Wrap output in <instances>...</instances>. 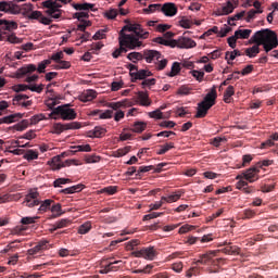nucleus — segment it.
Masks as SVG:
<instances>
[{
  "label": "nucleus",
  "mask_w": 278,
  "mask_h": 278,
  "mask_svg": "<svg viewBox=\"0 0 278 278\" xmlns=\"http://www.w3.org/2000/svg\"><path fill=\"white\" fill-rule=\"evenodd\" d=\"M146 38H149V31L142 29L140 24H128L119 31L118 43L119 47L134 50L142 47L140 40H146Z\"/></svg>",
  "instance_id": "f257e3e1"
},
{
  "label": "nucleus",
  "mask_w": 278,
  "mask_h": 278,
  "mask_svg": "<svg viewBox=\"0 0 278 278\" xmlns=\"http://www.w3.org/2000/svg\"><path fill=\"white\" fill-rule=\"evenodd\" d=\"M250 42H254L255 45H262L264 51L269 53L273 49H277L278 47V38L277 33L266 28L262 30H257L250 39Z\"/></svg>",
  "instance_id": "f03ea898"
},
{
  "label": "nucleus",
  "mask_w": 278,
  "mask_h": 278,
  "mask_svg": "<svg viewBox=\"0 0 278 278\" xmlns=\"http://www.w3.org/2000/svg\"><path fill=\"white\" fill-rule=\"evenodd\" d=\"M216 88H212L208 93L204 97L203 101L198 103L195 118H205L207 112L216 104Z\"/></svg>",
  "instance_id": "7ed1b4c3"
},
{
  "label": "nucleus",
  "mask_w": 278,
  "mask_h": 278,
  "mask_svg": "<svg viewBox=\"0 0 278 278\" xmlns=\"http://www.w3.org/2000/svg\"><path fill=\"white\" fill-rule=\"evenodd\" d=\"M49 116L54 121H58L59 116L62 121H75V118H77V113L75 112V109H71L68 104H63L53 109Z\"/></svg>",
  "instance_id": "20e7f679"
},
{
  "label": "nucleus",
  "mask_w": 278,
  "mask_h": 278,
  "mask_svg": "<svg viewBox=\"0 0 278 278\" xmlns=\"http://www.w3.org/2000/svg\"><path fill=\"white\" fill-rule=\"evenodd\" d=\"M45 68H47V66L42 63V61L38 64V67H36V65L34 64H28L20 67L15 72V77L17 79H21V77H25V75H31V73H35V71H38L39 73H45Z\"/></svg>",
  "instance_id": "39448f33"
},
{
  "label": "nucleus",
  "mask_w": 278,
  "mask_h": 278,
  "mask_svg": "<svg viewBox=\"0 0 278 278\" xmlns=\"http://www.w3.org/2000/svg\"><path fill=\"white\" fill-rule=\"evenodd\" d=\"M127 68L129 70V75L131 77V81H136L138 79L144 80L147 77H151L153 73L149 70H139L138 66L134 64H128Z\"/></svg>",
  "instance_id": "423d86ee"
},
{
  "label": "nucleus",
  "mask_w": 278,
  "mask_h": 278,
  "mask_svg": "<svg viewBox=\"0 0 278 278\" xmlns=\"http://www.w3.org/2000/svg\"><path fill=\"white\" fill-rule=\"evenodd\" d=\"M236 179H245L249 184H255L260 179V168L256 166L250 167L243 173L239 174Z\"/></svg>",
  "instance_id": "0eeeda50"
},
{
  "label": "nucleus",
  "mask_w": 278,
  "mask_h": 278,
  "mask_svg": "<svg viewBox=\"0 0 278 278\" xmlns=\"http://www.w3.org/2000/svg\"><path fill=\"white\" fill-rule=\"evenodd\" d=\"M132 255L135 257H141L142 260H147L148 262H153V260L157 257V251H155V248L153 247H148L132 252Z\"/></svg>",
  "instance_id": "6e6552de"
},
{
  "label": "nucleus",
  "mask_w": 278,
  "mask_h": 278,
  "mask_svg": "<svg viewBox=\"0 0 278 278\" xmlns=\"http://www.w3.org/2000/svg\"><path fill=\"white\" fill-rule=\"evenodd\" d=\"M81 127V124L77 122H72L67 124H61V123H55L52 126L51 134H56L58 136L64 131H68V129H79Z\"/></svg>",
  "instance_id": "1a4fd4ad"
},
{
  "label": "nucleus",
  "mask_w": 278,
  "mask_h": 278,
  "mask_svg": "<svg viewBox=\"0 0 278 278\" xmlns=\"http://www.w3.org/2000/svg\"><path fill=\"white\" fill-rule=\"evenodd\" d=\"M177 49H194L197 47V41L187 36H180L177 39H174V48Z\"/></svg>",
  "instance_id": "9d476101"
},
{
  "label": "nucleus",
  "mask_w": 278,
  "mask_h": 278,
  "mask_svg": "<svg viewBox=\"0 0 278 278\" xmlns=\"http://www.w3.org/2000/svg\"><path fill=\"white\" fill-rule=\"evenodd\" d=\"M143 60H146L148 64H157V62L162 60V53L157 50H146L143 52Z\"/></svg>",
  "instance_id": "9b49d317"
},
{
  "label": "nucleus",
  "mask_w": 278,
  "mask_h": 278,
  "mask_svg": "<svg viewBox=\"0 0 278 278\" xmlns=\"http://www.w3.org/2000/svg\"><path fill=\"white\" fill-rule=\"evenodd\" d=\"M51 170H60L61 168L66 167V163L62 162V157L60 155L53 156L51 161H48Z\"/></svg>",
  "instance_id": "f8f14e48"
},
{
  "label": "nucleus",
  "mask_w": 278,
  "mask_h": 278,
  "mask_svg": "<svg viewBox=\"0 0 278 278\" xmlns=\"http://www.w3.org/2000/svg\"><path fill=\"white\" fill-rule=\"evenodd\" d=\"M23 118L22 113H14L0 118V125H11V123H18Z\"/></svg>",
  "instance_id": "ddd939ff"
},
{
  "label": "nucleus",
  "mask_w": 278,
  "mask_h": 278,
  "mask_svg": "<svg viewBox=\"0 0 278 278\" xmlns=\"http://www.w3.org/2000/svg\"><path fill=\"white\" fill-rule=\"evenodd\" d=\"M161 12H163L165 16H175V14H177V7L173 2H167L161 7Z\"/></svg>",
  "instance_id": "4468645a"
},
{
  "label": "nucleus",
  "mask_w": 278,
  "mask_h": 278,
  "mask_svg": "<svg viewBox=\"0 0 278 278\" xmlns=\"http://www.w3.org/2000/svg\"><path fill=\"white\" fill-rule=\"evenodd\" d=\"M78 99L83 103H88V101H93V99H97V91L92 89H87L80 93Z\"/></svg>",
  "instance_id": "2eb2a0df"
},
{
  "label": "nucleus",
  "mask_w": 278,
  "mask_h": 278,
  "mask_svg": "<svg viewBox=\"0 0 278 278\" xmlns=\"http://www.w3.org/2000/svg\"><path fill=\"white\" fill-rule=\"evenodd\" d=\"M236 10V7L231 1H228L226 5H224L222 9H218L216 11V16H227L228 14H231Z\"/></svg>",
  "instance_id": "dca6fc26"
},
{
  "label": "nucleus",
  "mask_w": 278,
  "mask_h": 278,
  "mask_svg": "<svg viewBox=\"0 0 278 278\" xmlns=\"http://www.w3.org/2000/svg\"><path fill=\"white\" fill-rule=\"evenodd\" d=\"M137 98L139 101V104L143 108H149L151 105V99H149V93L147 91H138Z\"/></svg>",
  "instance_id": "f3484780"
},
{
  "label": "nucleus",
  "mask_w": 278,
  "mask_h": 278,
  "mask_svg": "<svg viewBox=\"0 0 278 278\" xmlns=\"http://www.w3.org/2000/svg\"><path fill=\"white\" fill-rule=\"evenodd\" d=\"M27 99H29L27 94H17L13 98V103H18L22 108H29V105H31V101H27Z\"/></svg>",
  "instance_id": "a211bd4d"
},
{
  "label": "nucleus",
  "mask_w": 278,
  "mask_h": 278,
  "mask_svg": "<svg viewBox=\"0 0 278 278\" xmlns=\"http://www.w3.org/2000/svg\"><path fill=\"white\" fill-rule=\"evenodd\" d=\"M74 10H77L78 12H94V4L93 3H74L73 4Z\"/></svg>",
  "instance_id": "6ab92c4d"
},
{
  "label": "nucleus",
  "mask_w": 278,
  "mask_h": 278,
  "mask_svg": "<svg viewBox=\"0 0 278 278\" xmlns=\"http://www.w3.org/2000/svg\"><path fill=\"white\" fill-rule=\"evenodd\" d=\"M129 105H131V104L128 102V100H122L118 102L109 103L108 108H111V110L118 111V110H121V108H129Z\"/></svg>",
  "instance_id": "aec40b11"
},
{
  "label": "nucleus",
  "mask_w": 278,
  "mask_h": 278,
  "mask_svg": "<svg viewBox=\"0 0 278 278\" xmlns=\"http://www.w3.org/2000/svg\"><path fill=\"white\" fill-rule=\"evenodd\" d=\"M71 149H73V153H90L92 151L90 144L72 146Z\"/></svg>",
  "instance_id": "412c9836"
},
{
  "label": "nucleus",
  "mask_w": 278,
  "mask_h": 278,
  "mask_svg": "<svg viewBox=\"0 0 278 278\" xmlns=\"http://www.w3.org/2000/svg\"><path fill=\"white\" fill-rule=\"evenodd\" d=\"M47 249V241H40L36 247L28 250V255H36V253H40V251H45Z\"/></svg>",
  "instance_id": "4be33fe9"
},
{
  "label": "nucleus",
  "mask_w": 278,
  "mask_h": 278,
  "mask_svg": "<svg viewBox=\"0 0 278 278\" xmlns=\"http://www.w3.org/2000/svg\"><path fill=\"white\" fill-rule=\"evenodd\" d=\"M62 5L54 7V9H50L46 11V14L50 16V18H60L62 16V10H60Z\"/></svg>",
  "instance_id": "5701e85b"
},
{
  "label": "nucleus",
  "mask_w": 278,
  "mask_h": 278,
  "mask_svg": "<svg viewBox=\"0 0 278 278\" xmlns=\"http://www.w3.org/2000/svg\"><path fill=\"white\" fill-rule=\"evenodd\" d=\"M163 203H177L181 199V193H174L166 197L161 198Z\"/></svg>",
  "instance_id": "b1692460"
},
{
  "label": "nucleus",
  "mask_w": 278,
  "mask_h": 278,
  "mask_svg": "<svg viewBox=\"0 0 278 278\" xmlns=\"http://www.w3.org/2000/svg\"><path fill=\"white\" fill-rule=\"evenodd\" d=\"M252 30L251 29H238L235 31L236 36L240 40H247L250 38Z\"/></svg>",
  "instance_id": "393cba45"
},
{
  "label": "nucleus",
  "mask_w": 278,
  "mask_h": 278,
  "mask_svg": "<svg viewBox=\"0 0 278 278\" xmlns=\"http://www.w3.org/2000/svg\"><path fill=\"white\" fill-rule=\"evenodd\" d=\"M5 25V29L9 31H14V29H18V24L14 21H8V20H0V26Z\"/></svg>",
  "instance_id": "a878e982"
},
{
  "label": "nucleus",
  "mask_w": 278,
  "mask_h": 278,
  "mask_svg": "<svg viewBox=\"0 0 278 278\" xmlns=\"http://www.w3.org/2000/svg\"><path fill=\"white\" fill-rule=\"evenodd\" d=\"M155 42H157V45H163L164 47H172V49H175V39L169 40L164 37H157Z\"/></svg>",
  "instance_id": "bb28decb"
},
{
  "label": "nucleus",
  "mask_w": 278,
  "mask_h": 278,
  "mask_svg": "<svg viewBox=\"0 0 278 278\" xmlns=\"http://www.w3.org/2000/svg\"><path fill=\"white\" fill-rule=\"evenodd\" d=\"M31 12H34V4L25 3L21 7V14H23V16H26V18L29 17Z\"/></svg>",
  "instance_id": "cd10ccee"
},
{
  "label": "nucleus",
  "mask_w": 278,
  "mask_h": 278,
  "mask_svg": "<svg viewBox=\"0 0 278 278\" xmlns=\"http://www.w3.org/2000/svg\"><path fill=\"white\" fill-rule=\"evenodd\" d=\"M233 94H236V90L233 89V86H228L224 93V102L231 103V97H233Z\"/></svg>",
  "instance_id": "c85d7f7f"
},
{
  "label": "nucleus",
  "mask_w": 278,
  "mask_h": 278,
  "mask_svg": "<svg viewBox=\"0 0 278 278\" xmlns=\"http://www.w3.org/2000/svg\"><path fill=\"white\" fill-rule=\"evenodd\" d=\"M223 253H226V255H240V248L236 245H228L223 249Z\"/></svg>",
  "instance_id": "c756f323"
},
{
  "label": "nucleus",
  "mask_w": 278,
  "mask_h": 278,
  "mask_svg": "<svg viewBox=\"0 0 278 278\" xmlns=\"http://www.w3.org/2000/svg\"><path fill=\"white\" fill-rule=\"evenodd\" d=\"M52 212V218H58L59 216H62L64 214V211H62V204L56 203L51 206Z\"/></svg>",
  "instance_id": "7c9ffc66"
},
{
  "label": "nucleus",
  "mask_w": 278,
  "mask_h": 278,
  "mask_svg": "<svg viewBox=\"0 0 278 278\" xmlns=\"http://www.w3.org/2000/svg\"><path fill=\"white\" fill-rule=\"evenodd\" d=\"M216 255V252H207L200 256V260L197 261V264H207V262L212 261V257Z\"/></svg>",
  "instance_id": "2f4dec72"
},
{
  "label": "nucleus",
  "mask_w": 278,
  "mask_h": 278,
  "mask_svg": "<svg viewBox=\"0 0 278 278\" xmlns=\"http://www.w3.org/2000/svg\"><path fill=\"white\" fill-rule=\"evenodd\" d=\"M260 53V45H254L251 48L245 49V55L248 58H255Z\"/></svg>",
  "instance_id": "473e14b6"
},
{
  "label": "nucleus",
  "mask_w": 278,
  "mask_h": 278,
  "mask_svg": "<svg viewBox=\"0 0 278 278\" xmlns=\"http://www.w3.org/2000/svg\"><path fill=\"white\" fill-rule=\"evenodd\" d=\"M7 42H10L11 45H21L23 42V39L18 38L16 34H8L5 35Z\"/></svg>",
  "instance_id": "72a5a7b5"
},
{
  "label": "nucleus",
  "mask_w": 278,
  "mask_h": 278,
  "mask_svg": "<svg viewBox=\"0 0 278 278\" xmlns=\"http://www.w3.org/2000/svg\"><path fill=\"white\" fill-rule=\"evenodd\" d=\"M144 56L142 53L140 52H130L127 54V60H129L130 62H134L136 64V62H140V60H143Z\"/></svg>",
  "instance_id": "f704fd0d"
},
{
  "label": "nucleus",
  "mask_w": 278,
  "mask_h": 278,
  "mask_svg": "<svg viewBox=\"0 0 278 278\" xmlns=\"http://www.w3.org/2000/svg\"><path fill=\"white\" fill-rule=\"evenodd\" d=\"M144 129H147V123L136 122L134 124L131 131H134L135 134H142V131H144Z\"/></svg>",
  "instance_id": "c9c22d12"
},
{
  "label": "nucleus",
  "mask_w": 278,
  "mask_h": 278,
  "mask_svg": "<svg viewBox=\"0 0 278 278\" xmlns=\"http://www.w3.org/2000/svg\"><path fill=\"white\" fill-rule=\"evenodd\" d=\"M106 131L105 128L98 126L92 130L91 135H89V138H101V136H105Z\"/></svg>",
  "instance_id": "e433bc0d"
},
{
  "label": "nucleus",
  "mask_w": 278,
  "mask_h": 278,
  "mask_svg": "<svg viewBox=\"0 0 278 278\" xmlns=\"http://www.w3.org/2000/svg\"><path fill=\"white\" fill-rule=\"evenodd\" d=\"M170 149H175V143L169 142V143L160 146V149L156 151V153L157 155H164V153H167V151H170Z\"/></svg>",
  "instance_id": "4c0bfd02"
},
{
  "label": "nucleus",
  "mask_w": 278,
  "mask_h": 278,
  "mask_svg": "<svg viewBox=\"0 0 278 278\" xmlns=\"http://www.w3.org/2000/svg\"><path fill=\"white\" fill-rule=\"evenodd\" d=\"M27 127H29V121L23 119L20 123L15 124L13 126V129L15 131H25V129H27Z\"/></svg>",
  "instance_id": "58836bf2"
},
{
  "label": "nucleus",
  "mask_w": 278,
  "mask_h": 278,
  "mask_svg": "<svg viewBox=\"0 0 278 278\" xmlns=\"http://www.w3.org/2000/svg\"><path fill=\"white\" fill-rule=\"evenodd\" d=\"M63 194H75V192H81V185L72 186L61 190Z\"/></svg>",
  "instance_id": "ea45409f"
},
{
  "label": "nucleus",
  "mask_w": 278,
  "mask_h": 278,
  "mask_svg": "<svg viewBox=\"0 0 278 278\" xmlns=\"http://www.w3.org/2000/svg\"><path fill=\"white\" fill-rule=\"evenodd\" d=\"M24 160H27V162H31V160H38V151L36 150H28L24 154Z\"/></svg>",
  "instance_id": "a19ab883"
},
{
  "label": "nucleus",
  "mask_w": 278,
  "mask_h": 278,
  "mask_svg": "<svg viewBox=\"0 0 278 278\" xmlns=\"http://www.w3.org/2000/svg\"><path fill=\"white\" fill-rule=\"evenodd\" d=\"M239 55H240V52L238 50H233L231 52H226L225 59L227 60L228 64H231V62H233L236 58H239Z\"/></svg>",
  "instance_id": "79ce46f5"
},
{
  "label": "nucleus",
  "mask_w": 278,
  "mask_h": 278,
  "mask_svg": "<svg viewBox=\"0 0 278 278\" xmlns=\"http://www.w3.org/2000/svg\"><path fill=\"white\" fill-rule=\"evenodd\" d=\"M91 229H92V224L90 222H87L79 226L78 233H80V236H84L88 233V231H90Z\"/></svg>",
  "instance_id": "37998d69"
},
{
  "label": "nucleus",
  "mask_w": 278,
  "mask_h": 278,
  "mask_svg": "<svg viewBox=\"0 0 278 278\" xmlns=\"http://www.w3.org/2000/svg\"><path fill=\"white\" fill-rule=\"evenodd\" d=\"M7 14H21V7L16 3L9 2V10Z\"/></svg>",
  "instance_id": "c03bdc74"
},
{
  "label": "nucleus",
  "mask_w": 278,
  "mask_h": 278,
  "mask_svg": "<svg viewBox=\"0 0 278 278\" xmlns=\"http://www.w3.org/2000/svg\"><path fill=\"white\" fill-rule=\"evenodd\" d=\"M179 25H180V27H182V29H190V27H192L193 23H192V20H190L188 17H181V20L179 21Z\"/></svg>",
  "instance_id": "a18cd8bd"
},
{
  "label": "nucleus",
  "mask_w": 278,
  "mask_h": 278,
  "mask_svg": "<svg viewBox=\"0 0 278 278\" xmlns=\"http://www.w3.org/2000/svg\"><path fill=\"white\" fill-rule=\"evenodd\" d=\"M40 195V193H38L37 189H30L28 194H26L25 199L26 201H37L38 197Z\"/></svg>",
  "instance_id": "49530a36"
},
{
  "label": "nucleus",
  "mask_w": 278,
  "mask_h": 278,
  "mask_svg": "<svg viewBox=\"0 0 278 278\" xmlns=\"http://www.w3.org/2000/svg\"><path fill=\"white\" fill-rule=\"evenodd\" d=\"M191 75H192V77H194V79H197V81L201 83V81H203V78L205 77V72L193 70V71H191Z\"/></svg>",
  "instance_id": "de8ad7c7"
},
{
  "label": "nucleus",
  "mask_w": 278,
  "mask_h": 278,
  "mask_svg": "<svg viewBox=\"0 0 278 278\" xmlns=\"http://www.w3.org/2000/svg\"><path fill=\"white\" fill-rule=\"evenodd\" d=\"M150 118H155L156 121H162V118H166V116H164V113H162V111L160 110H155L149 113Z\"/></svg>",
  "instance_id": "09e8293b"
},
{
  "label": "nucleus",
  "mask_w": 278,
  "mask_h": 278,
  "mask_svg": "<svg viewBox=\"0 0 278 278\" xmlns=\"http://www.w3.org/2000/svg\"><path fill=\"white\" fill-rule=\"evenodd\" d=\"M105 18H109L110 21H114L116 16H118V10L116 9H110L104 13Z\"/></svg>",
  "instance_id": "8fccbe9b"
},
{
  "label": "nucleus",
  "mask_w": 278,
  "mask_h": 278,
  "mask_svg": "<svg viewBox=\"0 0 278 278\" xmlns=\"http://www.w3.org/2000/svg\"><path fill=\"white\" fill-rule=\"evenodd\" d=\"M156 65V71H164V68H166L167 64H168V60L163 59L161 56V59L159 61H156V63H154Z\"/></svg>",
  "instance_id": "3c124183"
},
{
  "label": "nucleus",
  "mask_w": 278,
  "mask_h": 278,
  "mask_svg": "<svg viewBox=\"0 0 278 278\" xmlns=\"http://www.w3.org/2000/svg\"><path fill=\"white\" fill-rule=\"evenodd\" d=\"M225 142H227V137H215L211 141V144H213V147H220V144H224Z\"/></svg>",
  "instance_id": "603ef678"
},
{
  "label": "nucleus",
  "mask_w": 278,
  "mask_h": 278,
  "mask_svg": "<svg viewBox=\"0 0 278 278\" xmlns=\"http://www.w3.org/2000/svg\"><path fill=\"white\" fill-rule=\"evenodd\" d=\"M147 13L153 12H162V4H150L147 9H144Z\"/></svg>",
  "instance_id": "864d4df0"
},
{
  "label": "nucleus",
  "mask_w": 278,
  "mask_h": 278,
  "mask_svg": "<svg viewBox=\"0 0 278 278\" xmlns=\"http://www.w3.org/2000/svg\"><path fill=\"white\" fill-rule=\"evenodd\" d=\"M45 114H37L30 117L29 125H38L40 121H45Z\"/></svg>",
  "instance_id": "5fc2aeb1"
},
{
  "label": "nucleus",
  "mask_w": 278,
  "mask_h": 278,
  "mask_svg": "<svg viewBox=\"0 0 278 278\" xmlns=\"http://www.w3.org/2000/svg\"><path fill=\"white\" fill-rule=\"evenodd\" d=\"M51 60H52V62H55V64H58L59 62H62V60H64V52L59 51L56 53H53L51 55Z\"/></svg>",
  "instance_id": "6e6d98bb"
},
{
  "label": "nucleus",
  "mask_w": 278,
  "mask_h": 278,
  "mask_svg": "<svg viewBox=\"0 0 278 278\" xmlns=\"http://www.w3.org/2000/svg\"><path fill=\"white\" fill-rule=\"evenodd\" d=\"M193 229H197V227H195V226H192V225L186 224V225H184V226H181V227L179 228L178 233H181V235L188 233V232H190V231H193Z\"/></svg>",
  "instance_id": "4d7b16f0"
},
{
  "label": "nucleus",
  "mask_w": 278,
  "mask_h": 278,
  "mask_svg": "<svg viewBox=\"0 0 278 278\" xmlns=\"http://www.w3.org/2000/svg\"><path fill=\"white\" fill-rule=\"evenodd\" d=\"M12 90H14V92H25V90H29V85H25V84L14 85L12 87Z\"/></svg>",
  "instance_id": "13d9d810"
},
{
  "label": "nucleus",
  "mask_w": 278,
  "mask_h": 278,
  "mask_svg": "<svg viewBox=\"0 0 278 278\" xmlns=\"http://www.w3.org/2000/svg\"><path fill=\"white\" fill-rule=\"evenodd\" d=\"M103 192H105L106 194H116V187L114 186L105 187L100 191H98V194H103Z\"/></svg>",
  "instance_id": "bf43d9fd"
},
{
  "label": "nucleus",
  "mask_w": 278,
  "mask_h": 278,
  "mask_svg": "<svg viewBox=\"0 0 278 278\" xmlns=\"http://www.w3.org/2000/svg\"><path fill=\"white\" fill-rule=\"evenodd\" d=\"M180 71H181V65H179L178 62H175L172 65V71L169 73V77H175V75H177Z\"/></svg>",
  "instance_id": "052dcab7"
},
{
  "label": "nucleus",
  "mask_w": 278,
  "mask_h": 278,
  "mask_svg": "<svg viewBox=\"0 0 278 278\" xmlns=\"http://www.w3.org/2000/svg\"><path fill=\"white\" fill-rule=\"evenodd\" d=\"M112 116H114V112L112 110H105L104 112L100 111L99 114V118L101 119L112 118Z\"/></svg>",
  "instance_id": "680f3d73"
},
{
  "label": "nucleus",
  "mask_w": 278,
  "mask_h": 278,
  "mask_svg": "<svg viewBox=\"0 0 278 278\" xmlns=\"http://www.w3.org/2000/svg\"><path fill=\"white\" fill-rule=\"evenodd\" d=\"M151 86H155V78H146L141 83V88H151Z\"/></svg>",
  "instance_id": "e2e57ef3"
},
{
  "label": "nucleus",
  "mask_w": 278,
  "mask_h": 278,
  "mask_svg": "<svg viewBox=\"0 0 278 278\" xmlns=\"http://www.w3.org/2000/svg\"><path fill=\"white\" fill-rule=\"evenodd\" d=\"M43 8H47V10H53L54 8H58V2L53 0H47L42 2Z\"/></svg>",
  "instance_id": "0e129e2a"
},
{
  "label": "nucleus",
  "mask_w": 278,
  "mask_h": 278,
  "mask_svg": "<svg viewBox=\"0 0 278 278\" xmlns=\"http://www.w3.org/2000/svg\"><path fill=\"white\" fill-rule=\"evenodd\" d=\"M106 31H108L106 29H100V30H98V31L93 35L92 39H93V40H103V38H105V33H106Z\"/></svg>",
  "instance_id": "69168bd1"
},
{
  "label": "nucleus",
  "mask_w": 278,
  "mask_h": 278,
  "mask_svg": "<svg viewBox=\"0 0 278 278\" xmlns=\"http://www.w3.org/2000/svg\"><path fill=\"white\" fill-rule=\"evenodd\" d=\"M70 66H71V62L61 60V61L56 64L55 68H56L58 71H62V70H64V68H68Z\"/></svg>",
  "instance_id": "338daca9"
},
{
  "label": "nucleus",
  "mask_w": 278,
  "mask_h": 278,
  "mask_svg": "<svg viewBox=\"0 0 278 278\" xmlns=\"http://www.w3.org/2000/svg\"><path fill=\"white\" fill-rule=\"evenodd\" d=\"M129 153V148H123L114 152V157H123Z\"/></svg>",
  "instance_id": "774afa93"
}]
</instances>
